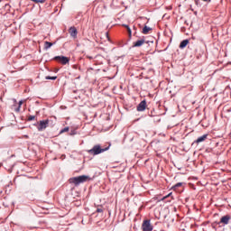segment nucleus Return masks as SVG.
Masks as SVG:
<instances>
[{
  "mask_svg": "<svg viewBox=\"0 0 231 231\" xmlns=\"http://www.w3.org/2000/svg\"><path fill=\"white\" fill-rule=\"evenodd\" d=\"M91 178L88 175H80L78 177H72L69 179V183L75 185V187H79L80 183H86V181H89Z\"/></svg>",
  "mask_w": 231,
  "mask_h": 231,
  "instance_id": "nucleus-1",
  "label": "nucleus"
},
{
  "mask_svg": "<svg viewBox=\"0 0 231 231\" xmlns=\"http://www.w3.org/2000/svg\"><path fill=\"white\" fill-rule=\"evenodd\" d=\"M106 151H109V146L102 148L99 144H96L92 147V149L88 150V153L93 154V156H97L98 154H102V152H106Z\"/></svg>",
  "mask_w": 231,
  "mask_h": 231,
  "instance_id": "nucleus-2",
  "label": "nucleus"
},
{
  "mask_svg": "<svg viewBox=\"0 0 231 231\" xmlns=\"http://www.w3.org/2000/svg\"><path fill=\"white\" fill-rule=\"evenodd\" d=\"M49 124L50 120L48 119L40 121L39 125H37L38 131H44V129L48 127Z\"/></svg>",
  "mask_w": 231,
  "mask_h": 231,
  "instance_id": "nucleus-3",
  "label": "nucleus"
},
{
  "mask_svg": "<svg viewBox=\"0 0 231 231\" xmlns=\"http://www.w3.org/2000/svg\"><path fill=\"white\" fill-rule=\"evenodd\" d=\"M143 44H149V41H145V39L142 38L133 42L132 48H140V46H143Z\"/></svg>",
  "mask_w": 231,
  "mask_h": 231,
  "instance_id": "nucleus-4",
  "label": "nucleus"
},
{
  "mask_svg": "<svg viewBox=\"0 0 231 231\" xmlns=\"http://www.w3.org/2000/svg\"><path fill=\"white\" fill-rule=\"evenodd\" d=\"M54 60H60L63 66L69 62V58L66 56H55Z\"/></svg>",
  "mask_w": 231,
  "mask_h": 231,
  "instance_id": "nucleus-5",
  "label": "nucleus"
},
{
  "mask_svg": "<svg viewBox=\"0 0 231 231\" xmlns=\"http://www.w3.org/2000/svg\"><path fill=\"white\" fill-rule=\"evenodd\" d=\"M143 231H152V226H151V220H144L142 225Z\"/></svg>",
  "mask_w": 231,
  "mask_h": 231,
  "instance_id": "nucleus-6",
  "label": "nucleus"
},
{
  "mask_svg": "<svg viewBox=\"0 0 231 231\" xmlns=\"http://www.w3.org/2000/svg\"><path fill=\"white\" fill-rule=\"evenodd\" d=\"M230 223V215H226L220 218V221L217 223V225H228Z\"/></svg>",
  "mask_w": 231,
  "mask_h": 231,
  "instance_id": "nucleus-7",
  "label": "nucleus"
},
{
  "mask_svg": "<svg viewBox=\"0 0 231 231\" xmlns=\"http://www.w3.org/2000/svg\"><path fill=\"white\" fill-rule=\"evenodd\" d=\"M146 107H147V101L143 100L137 106V111L139 112L145 111Z\"/></svg>",
  "mask_w": 231,
  "mask_h": 231,
  "instance_id": "nucleus-8",
  "label": "nucleus"
},
{
  "mask_svg": "<svg viewBox=\"0 0 231 231\" xmlns=\"http://www.w3.org/2000/svg\"><path fill=\"white\" fill-rule=\"evenodd\" d=\"M69 32L70 33V36L73 37V39H77L79 32L77 31L76 27H70Z\"/></svg>",
  "mask_w": 231,
  "mask_h": 231,
  "instance_id": "nucleus-9",
  "label": "nucleus"
},
{
  "mask_svg": "<svg viewBox=\"0 0 231 231\" xmlns=\"http://www.w3.org/2000/svg\"><path fill=\"white\" fill-rule=\"evenodd\" d=\"M208 134H203L200 137H198L197 140L194 141V143H201L202 142H205L207 140Z\"/></svg>",
  "mask_w": 231,
  "mask_h": 231,
  "instance_id": "nucleus-10",
  "label": "nucleus"
},
{
  "mask_svg": "<svg viewBox=\"0 0 231 231\" xmlns=\"http://www.w3.org/2000/svg\"><path fill=\"white\" fill-rule=\"evenodd\" d=\"M189 44V40H183L182 42H180L179 48H180V50H184V48H187V45Z\"/></svg>",
  "mask_w": 231,
  "mask_h": 231,
  "instance_id": "nucleus-11",
  "label": "nucleus"
},
{
  "mask_svg": "<svg viewBox=\"0 0 231 231\" xmlns=\"http://www.w3.org/2000/svg\"><path fill=\"white\" fill-rule=\"evenodd\" d=\"M152 30V28L144 25V27L143 28V35H147V33H149V32H151Z\"/></svg>",
  "mask_w": 231,
  "mask_h": 231,
  "instance_id": "nucleus-12",
  "label": "nucleus"
},
{
  "mask_svg": "<svg viewBox=\"0 0 231 231\" xmlns=\"http://www.w3.org/2000/svg\"><path fill=\"white\" fill-rule=\"evenodd\" d=\"M183 185H185V183L183 182H178L175 185L172 186V190H178V189H180V187H183Z\"/></svg>",
  "mask_w": 231,
  "mask_h": 231,
  "instance_id": "nucleus-13",
  "label": "nucleus"
},
{
  "mask_svg": "<svg viewBox=\"0 0 231 231\" xmlns=\"http://www.w3.org/2000/svg\"><path fill=\"white\" fill-rule=\"evenodd\" d=\"M51 46H53L52 42H44V50H50V48H51Z\"/></svg>",
  "mask_w": 231,
  "mask_h": 231,
  "instance_id": "nucleus-14",
  "label": "nucleus"
},
{
  "mask_svg": "<svg viewBox=\"0 0 231 231\" xmlns=\"http://www.w3.org/2000/svg\"><path fill=\"white\" fill-rule=\"evenodd\" d=\"M45 79L46 80H57V76H52V77L47 76V77H45Z\"/></svg>",
  "mask_w": 231,
  "mask_h": 231,
  "instance_id": "nucleus-15",
  "label": "nucleus"
},
{
  "mask_svg": "<svg viewBox=\"0 0 231 231\" xmlns=\"http://www.w3.org/2000/svg\"><path fill=\"white\" fill-rule=\"evenodd\" d=\"M23 106V100L19 101L18 107L15 108L16 113L21 111V106Z\"/></svg>",
  "mask_w": 231,
  "mask_h": 231,
  "instance_id": "nucleus-16",
  "label": "nucleus"
},
{
  "mask_svg": "<svg viewBox=\"0 0 231 231\" xmlns=\"http://www.w3.org/2000/svg\"><path fill=\"white\" fill-rule=\"evenodd\" d=\"M68 131H69V126H67V127L61 129L60 132V134H62V133H68Z\"/></svg>",
  "mask_w": 231,
  "mask_h": 231,
  "instance_id": "nucleus-17",
  "label": "nucleus"
},
{
  "mask_svg": "<svg viewBox=\"0 0 231 231\" xmlns=\"http://www.w3.org/2000/svg\"><path fill=\"white\" fill-rule=\"evenodd\" d=\"M96 212H97L98 214H102V212H104V208H102V206H99V208H97Z\"/></svg>",
  "mask_w": 231,
  "mask_h": 231,
  "instance_id": "nucleus-18",
  "label": "nucleus"
},
{
  "mask_svg": "<svg viewBox=\"0 0 231 231\" xmlns=\"http://www.w3.org/2000/svg\"><path fill=\"white\" fill-rule=\"evenodd\" d=\"M127 30V32H128V35H129V39H131V37H133V31H131V27L126 29Z\"/></svg>",
  "mask_w": 231,
  "mask_h": 231,
  "instance_id": "nucleus-19",
  "label": "nucleus"
},
{
  "mask_svg": "<svg viewBox=\"0 0 231 231\" xmlns=\"http://www.w3.org/2000/svg\"><path fill=\"white\" fill-rule=\"evenodd\" d=\"M32 120H35V116H29L28 122H32Z\"/></svg>",
  "mask_w": 231,
  "mask_h": 231,
  "instance_id": "nucleus-20",
  "label": "nucleus"
},
{
  "mask_svg": "<svg viewBox=\"0 0 231 231\" xmlns=\"http://www.w3.org/2000/svg\"><path fill=\"white\" fill-rule=\"evenodd\" d=\"M172 196V193H169L168 195L164 196L162 199V201H164V199H167V198Z\"/></svg>",
  "mask_w": 231,
  "mask_h": 231,
  "instance_id": "nucleus-21",
  "label": "nucleus"
},
{
  "mask_svg": "<svg viewBox=\"0 0 231 231\" xmlns=\"http://www.w3.org/2000/svg\"><path fill=\"white\" fill-rule=\"evenodd\" d=\"M34 3H45L46 0H32Z\"/></svg>",
  "mask_w": 231,
  "mask_h": 231,
  "instance_id": "nucleus-22",
  "label": "nucleus"
},
{
  "mask_svg": "<svg viewBox=\"0 0 231 231\" xmlns=\"http://www.w3.org/2000/svg\"><path fill=\"white\" fill-rule=\"evenodd\" d=\"M74 134H77V131L76 130H71L70 135L73 136Z\"/></svg>",
  "mask_w": 231,
  "mask_h": 231,
  "instance_id": "nucleus-23",
  "label": "nucleus"
},
{
  "mask_svg": "<svg viewBox=\"0 0 231 231\" xmlns=\"http://www.w3.org/2000/svg\"><path fill=\"white\" fill-rule=\"evenodd\" d=\"M106 39H107L108 41H110L109 32H106Z\"/></svg>",
  "mask_w": 231,
  "mask_h": 231,
  "instance_id": "nucleus-24",
  "label": "nucleus"
},
{
  "mask_svg": "<svg viewBox=\"0 0 231 231\" xmlns=\"http://www.w3.org/2000/svg\"><path fill=\"white\" fill-rule=\"evenodd\" d=\"M123 26H124L125 28H126V30H127L128 28H130L129 25H127V24H123Z\"/></svg>",
  "mask_w": 231,
  "mask_h": 231,
  "instance_id": "nucleus-25",
  "label": "nucleus"
}]
</instances>
